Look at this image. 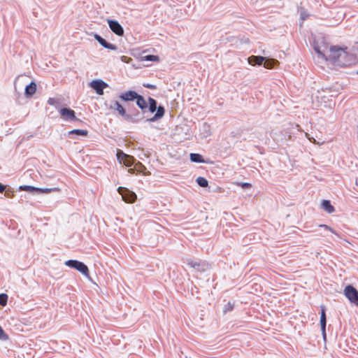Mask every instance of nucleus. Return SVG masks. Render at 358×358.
I'll return each mask as SVG.
<instances>
[{"label": "nucleus", "instance_id": "obj_7", "mask_svg": "<svg viewBox=\"0 0 358 358\" xmlns=\"http://www.w3.org/2000/svg\"><path fill=\"white\" fill-rule=\"evenodd\" d=\"M184 263L200 272L205 271L208 268V264L205 262L201 261H195L190 258L185 259L184 260Z\"/></svg>", "mask_w": 358, "mask_h": 358}, {"label": "nucleus", "instance_id": "obj_18", "mask_svg": "<svg viewBox=\"0 0 358 358\" xmlns=\"http://www.w3.org/2000/svg\"><path fill=\"white\" fill-rule=\"evenodd\" d=\"M322 206L323 209L325 210L329 213H331L335 210L334 206L331 204L329 200H323L322 203Z\"/></svg>", "mask_w": 358, "mask_h": 358}, {"label": "nucleus", "instance_id": "obj_3", "mask_svg": "<svg viewBox=\"0 0 358 358\" xmlns=\"http://www.w3.org/2000/svg\"><path fill=\"white\" fill-rule=\"evenodd\" d=\"M64 264L66 266L75 268L81 273L83 275L87 278H90V271L88 267L83 262L78 260L69 259L66 261Z\"/></svg>", "mask_w": 358, "mask_h": 358}, {"label": "nucleus", "instance_id": "obj_20", "mask_svg": "<svg viewBox=\"0 0 358 358\" xmlns=\"http://www.w3.org/2000/svg\"><path fill=\"white\" fill-rule=\"evenodd\" d=\"M88 134L87 130L85 129H73L68 132V136H71V135H79L85 136Z\"/></svg>", "mask_w": 358, "mask_h": 358}, {"label": "nucleus", "instance_id": "obj_21", "mask_svg": "<svg viewBox=\"0 0 358 358\" xmlns=\"http://www.w3.org/2000/svg\"><path fill=\"white\" fill-rule=\"evenodd\" d=\"M190 159L192 162L196 163H201L204 162L202 156L197 153H191Z\"/></svg>", "mask_w": 358, "mask_h": 358}, {"label": "nucleus", "instance_id": "obj_16", "mask_svg": "<svg viewBox=\"0 0 358 358\" xmlns=\"http://www.w3.org/2000/svg\"><path fill=\"white\" fill-rule=\"evenodd\" d=\"M36 90V84L31 82L29 85H27L24 90V94L27 97H31Z\"/></svg>", "mask_w": 358, "mask_h": 358}, {"label": "nucleus", "instance_id": "obj_35", "mask_svg": "<svg viewBox=\"0 0 358 358\" xmlns=\"http://www.w3.org/2000/svg\"><path fill=\"white\" fill-rule=\"evenodd\" d=\"M325 329L326 328L321 329L322 334V336H323V338H324V340L326 339V329Z\"/></svg>", "mask_w": 358, "mask_h": 358}, {"label": "nucleus", "instance_id": "obj_32", "mask_svg": "<svg viewBox=\"0 0 358 358\" xmlns=\"http://www.w3.org/2000/svg\"><path fill=\"white\" fill-rule=\"evenodd\" d=\"M136 165L139 166V171L141 172L145 169V167L141 162H138Z\"/></svg>", "mask_w": 358, "mask_h": 358}, {"label": "nucleus", "instance_id": "obj_33", "mask_svg": "<svg viewBox=\"0 0 358 358\" xmlns=\"http://www.w3.org/2000/svg\"><path fill=\"white\" fill-rule=\"evenodd\" d=\"M241 187H243V188H249L251 187V184L248 183V182H243L241 184Z\"/></svg>", "mask_w": 358, "mask_h": 358}, {"label": "nucleus", "instance_id": "obj_30", "mask_svg": "<svg viewBox=\"0 0 358 358\" xmlns=\"http://www.w3.org/2000/svg\"><path fill=\"white\" fill-rule=\"evenodd\" d=\"M48 103L51 106H54L57 103V100L55 98H49Z\"/></svg>", "mask_w": 358, "mask_h": 358}, {"label": "nucleus", "instance_id": "obj_8", "mask_svg": "<svg viewBox=\"0 0 358 358\" xmlns=\"http://www.w3.org/2000/svg\"><path fill=\"white\" fill-rule=\"evenodd\" d=\"M90 86L94 89L99 95H103V89L108 87V85L102 80H93L90 83Z\"/></svg>", "mask_w": 358, "mask_h": 358}, {"label": "nucleus", "instance_id": "obj_29", "mask_svg": "<svg viewBox=\"0 0 358 358\" xmlns=\"http://www.w3.org/2000/svg\"><path fill=\"white\" fill-rule=\"evenodd\" d=\"M158 57L155 55H147L145 57V60L146 61H157Z\"/></svg>", "mask_w": 358, "mask_h": 358}, {"label": "nucleus", "instance_id": "obj_15", "mask_svg": "<svg viewBox=\"0 0 358 358\" xmlns=\"http://www.w3.org/2000/svg\"><path fill=\"white\" fill-rule=\"evenodd\" d=\"M136 99V105L141 109L142 112L145 113L148 109V103L141 95H138Z\"/></svg>", "mask_w": 358, "mask_h": 358}, {"label": "nucleus", "instance_id": "obj_4", "mask_svg": "<svg viewBox=\"0 0 358 358\" xmlns=\"http://www.w3.org/2000/svg\"><path fill=\"white\" fill-rule=\"evenodd\" d=\"M345 297L358 307V291L352 285H347L344 289Z\"/></svg>", "mask_w": 358, "mask_h": 358}, {"label": "nucleus", "instance_id": "obj_17", "mask_svg": "<svg viewBox=\"0 0 358 358\" xmlns=\"http://www.w3.org/2000/svg\"><path fill=\"white\" fill-rule=\"evenodd\" d=\"M321 315H320V326L321 329L326 328L327 324V318H326V313H325V306H321Z\"/></svg>", "mask_w": 358, "mask_h": 358}, {"label": "nucleus", "instance_id": "obj_5", "mask_svg": "<svg viewBox=\"0 0 358 358\" xmlns=\"http://www.w3.org/2000/svg\"><path fill=\"white\" fill-rule=\"evenodd\" d=\"M117 192L121 194L122 200L127 203H134L136 199V194L127 188L120 187L117 189Z\"/></svg>", "mask_w": 358, "mask_h": 358}, {"label": "nucleus", "instance_id": "obj_31", "mask_svg": "<svg viewBox=\"0 0 358 358\" xmlns=\"http://www.w3.org/2000/svg\"><path fill=\"white\" fill-rule=\"evenodd\" d=\"M143 86H144L145 87H147V88H148V89H151V90H155V89H156V86H155V85H152V84H149V83H148V84H143Z\"/></svg>", "mask_w": 358, "mask_h": 358}, {"label": "nucleus", "instance_id": "obj_9", "mask_svg": "<svg viewBox=\"0 0 358 358\" xmlns=\"http://www.w3.org/2000/svg\"><path fill=\"white\" fill-rule=\"evenodd\" d=\"M107 22L110 30L119 36H122L124 35V29L122 25L115 20H107Z\"/></svg>", "mask_w": 358, "mask_h": 358}, {"label": "nucleus", "instance_id": "obj_1", "mask_svg": "<svg viewBox=\"0 0 358 358\" xmlns=\"http://www.w3.org/2000/svg\"><path fill=\"white\" fill-rule=\"evenodd\" d=\"M314 50L318 54L319 57L327 61L329 60L334 64L338 66H348L350 64L347 57L350 55L343 48L336 46H331L329 49V55H327L328 47L325 44L320 45L318 41L314 43Z\"/></svg>", "mask_w": 358, "mask_h": 358}, {"label": "nucleus", "instance_id": "obj_6", "mask_svg": "<svg viewBox=\"0 0 358 358\" xmlns=\"http://www.w3.org/2000/svg\"><path fill=\"white\" fill-rule=\"evenodd\" d=\"M109 108L116 110L125 120L134 122L132 115L127 114L124 107L117 101H113Z\"/></svg>", "mask_w": 358, "mask_h": 358}, {"label": "nucleus", "instance_id": "obj_24", "mask_svg": "<svg viewBox=\"0 0 358 358\" xmlns=\"http://www.w3.org/2000/svg\"><path fill=\"white\" fill-rule=\"evenodd\" d=\"M57 188H39L38 187V193L37 194H48L53 191L57 190Z\"/></svg>", "mask_w": 358, "mask_h": 358}, {"label": "nucleus", "instance_id": "obj_11", "mask_svg": "<svg viewBox=\"0 0 358 358\" xmlns=\"http://www.w3.org/2000/svg\"><path fill=\"white\" fill-rule=\"evenodd\" d=\"M59 114L64 118L66 120H76L75 112L67 108H63L59 110Z\"/></svg>", "mask_w": 358, "mask_h": 358}, {"label": "nucleus", "instance_id": "obj_27", "mask_svg": "<svg viewBox=\"0 0 358 358\" xmlns=\"http://www.w3.org/2000/svg\"><path fill=\"white\" fill-rule=\"evenodd\" d=\"M319 227L331 231V233L334 234L337 236H339V235L331 227H330L329 226H328L327 224H320Z\"/></svg>", "mask_w": 358, "mask_h": 358}, {"label": "nucleus", "instance_id": "obj_23", "mask_svg": "<svg viewBox=\"0 0 358 358\" xmlns=\"http://www.w3.org/2000/svg\"><path fill=\"white\" fill-rule=\"evenodd\" d=\"M196 181L200 187H206L208 185V180L203 177H198Z\"/></svg>", "mask_w": 358, "mask_h": 358}, {"label": "nucleus", "instance_id": "obj_13", "mask_svg": "<svg viewBox=\"0 0 358 358\" xmlns=\"http://www.w3.org/2000/svg\"><path fill=\"white\" fill-rule=\"evenodd\" d=\"M138 94L135 91L129 90L122 93L119 97L125 101H134L138 97Z\"/></svg>", "mask_w": 358, "mask_h": 358}, {"label": "nucleus", "instance_id": "obj_34", "mask_svg": "<svg viewBox=\"0 0 358 358\" xmlns=\"http://www.w3.org/2000/svg\"><path fill=\"white\" fill-rule=\"evenodd\" d=\"M6 189V186L0 183V193L3 192Z\"/></svg>", "mask_w": 358, "mask_h": 358}, {"label": "nucleus", "instance_id": "obj_37", "mask_svg": "<svg viewBox=\"0 0 358 358\" xmlns=\"http://www.w3.org/2000/svg\"><path fill=\"white\" fill-rule=\"evenodd\" d=\"M357 73L358 74V71H357Z\"/></svg>", "mask_w": 358, "mask_h": 358}, {"label": "nucleus", "instance_id": "obj_2", "mask_svg": "<svg viewBox=\"0 0 358 358\" xmlns=\"http://www.w3.org/2000/svg\"><path fill=\"white\" fill-rule=\"evenodd\" d=\"M248 63L251 65H261L263 62H264V66L268 69L273 68L279 63L278 61L275 59H266L262 56H250L248 57Z\"/></svg>", "mask_w": 358, "mask_h": 358}, {"label": "nucleus", "instance_id": "obj_28", "mask_svg": "<svg viewBox=\"0 0 358 358\" xmlns=\"http://www.w3.org/2000/svg\"><path fill=\"white\" fill-rule=\"evenodd\" d=\"M8 338V335L4 332L3 329L0 326V339L6 341Z\"/></svg>", "mask_w": 358, "mask_h": 358}, {"label": "nucleus", "instance_id": "obj_36", "mask_svg": "<svg viewBox=\"0 0 358 358\" xmlns=\"http://www.w3.org/2000/svg\"><path fill=\"white\" fill-rule=\"evenodd\" d=\"M301 19H302L303 20H306V15H305V13H301Z\"/></svg>", "mask_w": 358, "mask_h": 358}, {"label": "nucleus", "instance_id": "obj_19", "mask_svg": "<svg viewBox=\"0 0 358 358\" xmlns=\"http://www.w3.org/2000/svg\"><path fill=\"white\" fill-rule=\"evenodd\" d=\"M148 103L149 106H148V110L150 113H154L157 110V101L154 99L153 98L149 97L148 98Z\"/></svg>", "mask_w": 358, "mask_h": 358}, {"label": "nucleus", "instance_id": "obj_10", "mask_svg": "<svg viewBox=\"0 0 358 358\" xmlns=\"http://www.w3.org/2000/svg\"><path fill=\"white\" fill-rule=\"evenodd\" d=\"M117 158L120 163H123L127 166H131L135 161L133 157L124 153L121 150L117 151Z\"/></svg>", "mask_w": 358, "mask_h": 358}, {"label": "nucleus", "instance_id": "obj_14", "mask_svg": "<svg viewBox=\"0 0 358 358\" xmlns=\"http://www.w3.org/2000/svg\"><path fill=\"white\" fill-rule=\"evenodd\" d=\"M156 113L155 115L150 118L146 120L147 122H153L157 121V120L161 119L165 113V109L163 106H159L157 108Z\"/></svg>", "mask_w": 358, "mask_h": 358}, {"label": "nucleus", "instance_id": "obj_12", "mask_svg": "<svg viewBox=\"0 0 358 358\" xmlns=\"http://www.w3.org/2000/svg\"><path fill=\"white\" fill-rule=\"evenodd\" d=\"M94 38L101 45H102L105 48L112 50H116L117 49V47L115 45L107 42L103 38H102L99 34H94Z\"/></svg>", "mask_w": 358, "mask_h": 358}, {"label": "nucleus", "instance_id": "obj_25", "mask_svg": "<svg viewBox=\"0 0 358 358\" xmlns=\"http://www.w3.org/2000/svg\"><path fill=\"white\" fill-rule=\"evenodd\" d=\"M8 295L6 294H0V305L5 306L7 304Z\"/></svg>", "mask_w": 358, "mask_h": 358}, {"label": "nucleus", "instance_id": "obj_22", "mask_svg": "<svg viewBox=\"0 0 358 358\" xmlns=\"http://www.w3.org/2000/svg\"><path fill=\"white\" fill-rule=\"evenodd\" d=\"M20 189L36 194L38 193V187L31 185H22L20 187Z\"/></svg>", "mask_w": 358, "mask_h": 358}, {"label": "nucleus", "instance_id": "obj_26", "mask_svg": "<svg viewBox=\"0 0 358 358\" xmlns=\"http://www.w3.org/2000/svg\"><path fill=\"white\" fill-rule=\"evenodd\" d=\"M234 309V303H231L230 301H229L225 306H224V313H227V312H229V311H231Z\"/></svg>", "mask_w": 358, "mask_h": 358}]
</instances>
